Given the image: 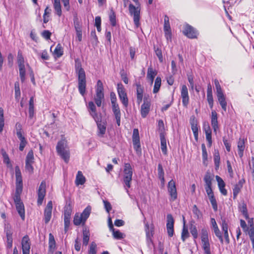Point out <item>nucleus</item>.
I'll use <instances>...</instances> for the list:
<instances>
[{"instance_id": "60", "label": "nucleus", "mask_w": 254, "mask_h": 254, "mask_svg": "<svg viewBox=\"0 0 254 254\" xmlns=\"http://www.w3.org/2000/svg\"><path fill=\"white\" fill-rule=\"evenodd\" d=\"M155 52L156 55L157 56V57L159 59V60L160 62H162L163 61V58L162 56V53L161 50L159 48H155Z\"/></svg>"}, {"instance_id": "8", "label": "nucleus", "mask_w": 254, "mask_h": 254, "mask_svg": "<svg viewBox=\"0 0 254 254\" xmlns=\"http://www.w3.org/2000/svg\"><path fill=\"white\" fill-rule=\"evenodd\" d=\"M168 191L170 196V201H174L177 198V192L176 184L173 180H171L168 184Z\"/></svg>"}, {"instance_id": "44", "label": "nucleus", "mask_w": 254, "mask_h": 254, "mask_svg": "<svg viewBox=\"0 0 254 254\" xmlns=\"http://www.w3.org/2000/svg\"><path fill=\"white\" fill-rule=\"evenodd\" d=\"M239 210L240 212L243 214L244 216L246 219H248L249 218V215L248 213L247 208L246 204L245 203H243L240 207Z\"/></svg>"}, {"instance_id": "58", "label": "nucleus", "mask_w": 254, "mask_h": 254, "mask_svg": "<svg viewBox=\"0 0 254 254\" xmlns=\"http://www.w3.org/2000/svg\"><path fill=\"white\" fill-rule=\"evenodd\" d=\"M171 30L169 23V18L168 16L165 15L164 17V30Z\"/></svg>"}, {"instance_id": "22", "label": "nucleus", "mask_w": 254, "mask_h": 254, "mask_svg": "<svg viewBox=\"0 0 254 254\" xmlns=\"http://www.w3.org/2000/svg\"><path fill=\"white\" fill-rule=\"evenodd\" d=\"M217 114L215 111L211 112V124L212 127L214 130V132L216 133L217 130L218 129V121H217Z\"/></svg>"}, {"instance_id": "34", "label": "nucleus", "mask_w": 254, "mask_h": 254, "mask_svg": "<svg viewBox=\"0 0 254 254\" xmlns=\"http://www.w3.org/2000/svg\"><path fill=\"white\" fill-rule=\"evenodd\" d=\"M214 162L215 165V168L217 170L220 166V158L219 153L218 150H215L214 153Z\"/></svg>"}, {"instance_id": "10", "label": "nucleus", "mask_w": 254, "mask_h": 254, "mask_svg": "<svg viewBox=\"0 0 254 254\" xmlns=\"http://www.w3.org/2000/svg\"><path fill=\"white\" fill-rule=\"evenodd\" d=\"M46 184L45 181H42L38 190L37 204L41 205L46 195Z\"/></svg>"}, {"instance_id": "51", "label": "nucleus", "mask_w": 254, "mask_h": 254, "mask_svg": "<svg viewBox=\"0 0 254 254\" xmlns=\"http://www.w3.org/2000/svg\"><path fill=\"white\" fill-rule=\"evenodd\" d=\"M97 245L95 242H92L90 245L88 254H96Z\"/></svg>"}, {"instance_id": "37", "label": "nucleus", "mask_w": 254, "mask_h": 254, "mask_svg": "<svg viewBox=\"0 0 254 254\" xmlns=\"http://www.w3.org/2000/svg\"><path fill=\"white\" fill-rule=\"evenodd\" d=\"M158 177L161 180L162 184L164 185L165 183V179L164 177V172L162 166L161 164H159L158 166Z\"/></svg>"}, {"instance_id": "26", "label": "nucleus", "mask_w": 254, "mask_h": 254, "mask_svg": "<svg viewBox=\"0 0 254 254\" xmlns=\"http://www.w3.org/2000/svg\"><path fill=\"white\" fill-rule=\"evenodd\" d=\"M244 180H241L237 184L235 185L234 188L233 189L234 198H235L237 197L238 193L240 192L241 189L243 187V184L244 183Z\"/></svg>"}, {"instance_id": "4", "label": "nucleus", "mask_w": 254, "mask_h": 254, "mask_svg": "<svg viewBox=\"0 0 254 254\" xmlns=\"http://www.w3.org/2000/svg\"><path fill=\"white\" fill-rule=\"evenodd\" d=\"M14 201L15 204L16 210L21 218L25 219V209L23 202L21 201L19 193H15L14 197Z\"/></svg>"}, {"instance_id": "31", "label": "nucleus", "mask_w": 254, "mask_h": 254, "mask_svg": "<svg viewBox=\"0 0 254 254\" xmlns=\"http://www.w3.org/2000/svg\"><path fill=\"white\" fill-rule=\"evenodd\" d=\"M49 252L52 254L54 253L56 249V242L54 236L50 233L49 234Z\"/></svg>"}, {"instance_id": "43", "label": "nucleus", "mask_w": 254, "mask_h": 254, "mask_svg": "<svg viewBox=\"0 0 254 254\" xmlns=\"http://www.w3.org/2000/svg\"><path fill=\"white\" fill-rule=\"evenodd\" d=\"M91 207L90 206H88L85 208V209L83 210L82 213L80 214L85 221L87 220V219L89 217V215L91 213Z\"/></svg>"}, {"instance_id": "52", "label": "nucleus", "mask_w": 254, "mask_h": 254, "mask_svg": "<svg viewBox=\"0 0 254 254\" xmlns=\"http://www.w3.org/2000/svg\"><path fill=\"white\" fill-rule=\"evenodd\" d=\"M3 109L0 107V132H1L4 126Z\"/></svg>"}, {"instance_id": "38", "label": "nucleus", "mask_w": 254, "mask_h": 254, "mask_svg": "<svg viewBox=\"0 0 254 254\" xmlns=\"http://www.w3.org/2000/svg\"><path fill=\"white\" fill-rule=\"evenodd\" d=\"M53 54L56 58H60L63 55V50L61 44H58L57 45Z\"/></svg>"}, {"instance_id": "49", "label": "nucleus", "mask_w": 254, "mask_h": 254, "mask_svg": "<svg viewBox=\"0 0 254 254\" xmlns=\"http://www.w3.org/2000/svg\"><path fill=\"white\" fill-rule=\"evenodd\" d=\"M17 62L18 64V67H24V59L23 57L22 54L20 52L18 53L17 55Z\"/></svg>"}, {"instance_id": "16", "label": "nucleus", "mask_w": 254, "mask_h": 254, "mask_svg": "<svg viewBox=\"0 0 254 254\" xmlns=\"http://www.w3.org/2000/svg\"><path fill=\"white\" fill-rule=\"evenodd\" d=\"M28 122L30 121V124L32 125L34 123L33 119L34 116V97H31L30 99L29 102V109H28Z\"/></svg>"}, {"instance_id": "39", "label": "nucleus", "mask_w": 254, "mask_h": 254, "mask_svg": "<svg viewBox=\"0 0 254 254\" xmlns=\"http://www.w3.org/2000/svg\"><path fill=\"white\" fill-rule=\"evenodd\" d=\"M161 85V78L160 77H157L155 80V83L154 85L153 92L154 93H157L160 89Z\"/></svg>"}, {"instance_id": "17", "label": "nucleus", "mask_w": 254, "mask_h": 254, "mask_svg": "<svg viewBox=\"0 0 254 254\" xmlns=\"http://www.w3.org/2000/svg\"><path fill=\"white\" fill-rule=\"evenodd\" d=\"M90 115L94 119V120L98 121V114L96 111V107L93 102L90 101L88 103L87 106Z\"/></svg>"}, {"instance_id": "59", "label": "nucleus", "mask_w": 254, "mask_h": 254, "mask_svg": "<svg viewBox=\"0 0 254 254\" xmlns=\"http://www.w3.org/2000/svg\"><path fill=\"white\" fill-rule=\"evenodd\" d=\"M211 204L214 211L217 210V203L216 200L214 196H211L209 197Z\"/></svg>"}, {"instance_id": "13", "label": "nucleus", "mask_w": 254, "mask_h": 254, "mask_svg": "<svg viewBox=\"0 0 254 254\" xmlns=\"http://www.w3.org/2000/svg\"><path fill=\"white\" fill-rule=\"evenodd\" d=\"M53 209V203L52 201L48 202L44 210V220L45 223L47 224L50 221L52 216V211Z\"/></svg>"}, {"instance_id": "28", "label": "nucleus", "mask_w": 254, "mask_h": 254, "mask_svg": "<svg viewBox=\"0 0 254 254\" xmlns=\"http://www.w3.org/2000/svg\"><path fill=\"white\" fill-rule=\"evenodd\" d=\"M238 154L241 158L243 156V152L245 149V139L240 137L238 141Z\"/></svg>"}, {"instance_id": "33", "label": "nucleus", "mask_w": 254, "mask_h": 254, "mask_svg": "<svg viewBox=\"0 0 254 254\" xmlns=\"http://www.w3.org/2000/svg\"><path fill=\"white\" fill-rule=\"evenodd\" d=\"M85 222L82 216L78 213L75 214L73 218V223L75 225L78 226L80 224H84Z\"/></svg>"}, {"instance_id": "61", "label": "nucleus", "mask_w": 254, "mask_h": 254, "mask_svg": "<svg viewBox=\"0 0 254 254\" xmlns=\"http://www.w3.org/2000/svg\"><path fill=\"white\" fill-rule=\"evenodd\" d=\"M221 227L224 232H228V221L225 218H221Z\"/></svg>"}, {"instance_id": "24", "label": "nucleus", "mask_w": 254, "mask_h": 254, "mask_svg": "<svg viewBox=\"0 0 254 254\" xmlns=\"http://www.w3.org/2000/svg\"><path fill=\"white\" fill-rule=\"evenodd\" d=\"M217 98L219 103H220L222 109L224 111L227 110V102L226 101L225 97L223 92L221 93L216 94Z\"/></svg>"}, {"instance_id": "55", "label": "nucleus", "mask_w": 254, "mask_h": 254, "mask_svg": "<svg viewBox=\"0 0 254 254\" xmlns=\"http://www.w3.org/2000/svg\"><path fill=\"white\" fill-rule=\"evenodd\" d=\"M19 75L21 81L23 82L25 79V69L24 67H19Z\"/></svg>"}, {"instance_id": "30", "label": "nucleus", "mask_w": 254, "mask_h": 254, "mask_svg": "<svg viewBox=\"0 0 254 254\" xmlns=\"http://www.w3.org/2000/svg\"><path fill=\"white\" fill-rule=\"evenodd\" d=\"M160 140H161V149L164 155H167V142L165 137L164 134H160Z\"/></svg>"}, {"instance_id": "63", "label": "nucleus", "mask_w": 254, "mask_h": 254, "mask_svg": "<svg viewBox=\"0 0 254 254\" xmlns=\"http://www.w3.org/2000/svg\"><path fill=\"white\" fill-rule=\"evenodd\" d=\"M214 84L216 89V94L223 93L221 85L217 79L214 80Z\"/></svg>"}, {"instance_id": "3", "label": "nucleus", "mask_w": 254, "mask_h": 254, "mask_svg": "<svg viewBox=\"0 0 254 254\" xmlns=\"http://www.w3.org/2000/svg\"><path fill=\"white\" fill-rule=\"evenodd\" d=\"M58 154L67 163L69 159V151L67 148V141L65 139H62L58 142L56 146Z\"/></svg>"}, {"instance_id": "56", "label": "nucleus", "mask_w": 254, "mask_h": 254, "mask_svg": "<svg viewBox=\"0 0 254 254\" xmlns=\"http://www.w3.org/2000/svg\"><path fill=\"white\" fill-rule=\"evenodd\" d=\"M201 241L208 240V231L205 228H202L201 230Z\"/></svg>"}, {"instance_id": "14", "label": "nucleus", "mask_w": 254, "mask_h": 254, "mask_svg": "<svg viewBox=\"0 0 254 254\" xmlns=\"http://www.w3.org/2000/svg\"><path fill=\"white\" fill-rule=\"evenodd\" d=\"M73 23L74 28L76 31V36L78 38L79 41H81L82 40V29H81V25L80 23V21L77 17L75 16L73 18Z\"/></svg>"}, {"instance_id": "62", "label": "nucleus", "mask_w": 254, "mask_h": 254, "mask_svg": "<svg viewBox=\"0 0 254 254\" xmlns=\"http://www.w3.org/2000/svg\"><path fill=\"white\" fill-rule=\"evenodd\" d=\"M214 230V232L215 234V235L216 236V237H217L219 240L220 241V242H221V243H223V237H222V236L221 235V233L220 232V231L219 230L218 227H216V228H214L213 229Z\"/></svg>"}, {"instance_id": "15", "label": "nucleus", "mask_w": 254, "mask_h": 254, "mask_svg": "<svg viewBox=\"0 0 254 254\" xmlns=\"http://www.w3.org/2000/svg\"><path fill=\"white\" fill-rule=\"evenodd\" d=\"M181 94L183 105L184 106L187 107L189 103V96L188 89L186 85H183L182 86Z\"/></svg>"}, {"instance_id": "5", "label": "nucleus", "mask_w": 254, "mask_h": 254, "mask_svg": "<svg viewBox=\"0 0 254 254\" xmlns=\"http://www.w3.org/2000/svg\"><path fill=\"white\" fill-rule=\"evenodd\" d=\"M128 10L130 14L133 16V21L135 25L138 27L140 24V7L139 6H135L132 4H129Z\"/></svg>"}, {"instance_id": "29", "label": "nucleus", "mask_w": 254, "mask_h": 254, "mask_svg": "<svg viewBox=\"0 0 254 254\" xmlns=\"http://www.w3.org/2000/svg\"><path fill=\"white\" fill-rule=\"evenodd\" d=\"M136 87L137 102L140 104L143 98V88L139 84H136Z\"/></svg>"}, {"instance_id": "20", "label": "nucleus", "mask_w": 254, "mask_h": 254, "mask_svg": "<svg viewBox=\"0 0 254 254\" xmlns=\"http://www.w3.org/2000/svg\"><path fill=\"white\" fill-rule=\"evenodd\" d=\"M22 253L30 252V244L28 236L26 235L22 239L21 242Z\"/></svg>"}, {"instance_id": "1", "label": "nucleus", "mask_w": 254, "mask_h": 254, "mask_svg": "<svg viewBox=\"0 0 254 254\" xmlns=\"http://www.w3.org/2000/svg\"><path fill=\"white\" fill-rule=\"evenodd\" d=\"M75 71L78 78V89L80 94L84 96L86 92V74L81 64L78 59L75 60Z\"/></svg>"}, {"instance_id": "7", "label": "nucleus", "mask_w": 254, "mask_h": 254, "mask_svg": "<svg viewBox=\"0 0 254 254\" xmlns=\"http://www.w3.org/2000/svg\"><path fill=\"white\" fill-rule=\"evenodd\" d=\"M72 207L70 204H66L64 208V229L66 231L69 226Z\"/></svg>"}, {"instance_id": "9", "label": "nucleus", "mask_w": 254, "mask_h": 254, "mask_svg": "<svg viewBox=\"0 0 254 254\" xmlns=\"http://www.w3.org/2000/svg\"><path fill=\"white\" fill-rule=\"evenodd\" d=\"M16 190L15 193H19L22 189V179L20 170L18 166L15 167Z\"/></svg>"}, {"instance_id": "64", "label": "nucleus", "mask_w": 254, "mask_h": 254, "mask_svg": "<svg viewBox=\"0 0 254 254\" xmlns=\"http://www.w3.org/2000/svg\"><path fill=\"white\" fill-rule=\"evenodd\" d=\"M216 179L218 183V187L219 188H225V183L222 180L221 178L219 177L218 176H216Z\"/></svg>"}, {"instance_id": "19", "label": "nucleus", "mask_w": 254, "mask_h": 254, "mask_svg": "<svg viewBox=\"0 0 254 254\" xmlns=\"http://www.w3.org/2000/svg\"><path fill=\"white\" fill-rule=\"evenodd\" d=\"M190 123L191 125V128L193 133L195 140L197 141L198 137L197 123L196 120H195L194 117L192 116L191 117Z\"/></svg>"}, {"instance_id": "45", "label": "nucleus", "mask_w": 254, "mask_h": 254, "mask_svg": "<svg viewBox=\"0 0 254 254\" xmlns=\"http://www.w3.org/2000/svg\"><path fill=\"white\" fill-rule=\"evenodd\" d=\"M89 232L86 230L83 231V245L87 246L89 240Z\"/></svg>"}, {"instance_id": "46", "label": "nucleus", "mask_w": 254, "mask_h": 254, "mask_svg": "<svg viewBox=\"0 0 254 254\" xmlns=\"http://www.w3.org/2000/svg\"><path fill=\"white\" fill-rule=\"evenodd\" d=\"M133 143H138L140 142L138 130L137 129H134L132 135Z\"/></svg>"}, {"instance_id": "41", "label": "nucleus", "mask_w": 254, "mask_h": 254, "mask_svg": "<svg viewBox=\"0 0 254 254\" xmlns=\"http://www.w3.org/2000/svg\"><path fill=\"white\" fill-rule=\"evenodd\" d=\"M201 149H202V157L203 160V163L205 165H207V153L206 148L205 147V145L204 144H201Z\"/></svg>"}, {"instance_id": "11", "label": "nucleus", "mask_w": 254, "mask_h": 254, "mask_svg": "<svg viewBox=\"0 0 254 254\" xmlns=\"http://www.w3.org/2000/svg\"><path fill=\"white\" fill-rule=\"evenodd\" d=\"M183 33L185 35L190 39L197 38L198 33L192 26L189 24L184 25Z\"/></svg>"}, {"instance_id": "54", "label": "nucleus", "mask_w": 254, "mask_h": 254, "mask_svg": "<svg viewBox=\"0 0 254 254\" xmlns=\"http://www.w3.org/2000/svg\"><path fill=\"white\" fill-rule=\"evenodd\" d=\"M7 236V247L8 248L10 249L12 246V238L11 234L10 233H6Z\"/></svg>"}, {"instance_id": "36", "label": "nucleus", "mask_w": 254, "mask_h": 254, "mask_svg": "<svg viewBox=\"0 0 254 254\" xmlns=\"http://www.w3.org/2000/svg\"><path fill=\"white\" fill-rule=\"evenodd\" d=\"M54 7L56 13L58 16H61L62 15V9L60 0H54Z\"/></svg>"}, {"instance_id": "2", "label": "nucleus", "mask_w": 254, "mask_h": 254, "mask_svg": "<svg viewBox=\"0 0 254 254\" xmlns=\"http://www.w3.org/2000/svg\"><path fill=\"white\" fill-rule=\"evenodd\" d=\"M133 174V169L129 163H127L124 164L123 170V183L125 189L128 193V189L131 187V182Z\"/></svg>"}, {"instance_id": "50", "label": "nucleus", "mask_w": 254, "mask_h": 254, "mask_svg": "<svg viewBox=\"0 0 254 254\" xmlns=\"http://www.w3.org/2000/svg\"><path fill=\"white\" fill-rule=\"evenodd\" d=\"M109 19L111 24L113 26H115L116 24V15L114 11L111 10L110 14L109 15Z\"/></svg>"}, {"instance_id": "57", "label": "nucleus", "mask_w": 254, "mask_h": 254, "mask_svg": "<svg viewBox=\"0 0 254 254\" xmlns=\"http://www.w3.org/2000/svg\"><path fill=\"white\" fill-rule=\"evenodd\" d=\"M158 128L160 132V135L164 134V131L165 130L164 122L162 120H160L158 123Z\"/></svg>"}, {"instance_id": "48", "label": "nucleus", "mask_w": 254, "mask_h": 254, "mask_svg": "<svg viewBox=\"0 0 254 254\" xmlns=\"http://www.w3.org/2000/svg\"><path fill=\"white\" fill-rule=\"evenodd\" d=\"M113 232V237L115 239L117 240H121L124 237V235L123 233H121L119 231H115L114 229L113 230H111Z\"/></svg>"}, {"instance_id": "18", "label": "nucleus", "mask_w": 254, "mask_h": 254, "mask_svg": "<svg viewBox=\"0 0 254 254\" xmlns=\"http://www.w3.org/2000/svg\"><path fill=\"white\" fill-rule=\"evenodd\" d=\"M97 123L98 132V135L99 136H103L105 133L106 130V124L105 122H102L99 117L98 118V121L95 120Z\"/></svg>"}, {"instance_id": "40", "label": "nucleus", "mask_w": 254, "mask_h": 254, "mask_svg": "<svg viewBox=\"0 0 254 254\" xmlns=\"http://www.w3.org/2000/svg\"><path fill=\"white\" fill-rule=\"evenodd\" d=\"M194 223V222H192V221L191 222L190 227V233L192 235L194 240H195L198 237V233H197L196 227L195 226V225H194L193 224Z\"/></svg>"}, {"instance_id": "25", "label": "nucleus", "mask_w": 254, "mask_h": 254, "mask_svg": "<svg viewBox=\"0 0 254 254\" xmlns=\"http://www.w3.org/2000/svg\"><path fill=\"white\" fill-rule=\"evenodd\" d=\"M104 100V92L96 91L95 96L94 97V101L98 107H100L102 102Z\"/></svg>"}, {"instance_id": "42", "label": "nucleus", "mask_w": 254, "mask_h": 254, "mask_svg": "<svg viewBox=\"0 0 254 254\" xmlns=\"http://www.w3.org/2000/svg\"><path fill=\"white\" fill-rule=\"evenodd\" d=\"M112 111L114 116L121 115V111L117 102L111 103Z\"/></svg>"}, {"instance_id": "27", "label": "nucleus", "mask_w": 254, "mask_h": 254, "mask_svg": "<svg viewBox=\"0 0 254 254\" xmlns=\"http://www.w3.org/2000/svg\"><path fill=\"white\" fill-rule=\"evenodd\" d=\"M86 181L85 177L83 175L81 171H78L76 176L75 183L76 186L82 185Z\"/></svg>"}, {"instance_id": "32", "label": "nucleus", "mask_w": 254, "mask_h": 254, "mask_svg": "<svg viewBox=\"0 0 254 254\" xmlns=\"http://www.w3.org/2000/svg\"><path fill=\"white\" fill-rule=\"evenodd\" d=\"M212 178L209 172H206L204 177V181L205 182V188L212 187Z\"/></svg>"}, {"instance_id": "21", "label": "nucleus", "mask_w": 254, "mask_h": 254, "mask_svg": "<svg viewBox=\"0 0 254 254\" xmlns=\"http://www.w3.org/2000/svg\"><path fill=\"white\" fill-rule=\"evenodd\" d=\"M150 103L146 100H144L143 104L141 106V115L142 118H145L150 111Z\"/></svg>"}, {"instance_id": "12", "label": "nucleus", "mask_w": 254, "mask_h": 254, "mask_svg": "<svg viewBox=\"0 0 254 254\" xmlns=\"http://www.w3.org/2000/svg\"><path fill=\"white\" fill-rule=\"evenodd\" d=\"M167 223L166 225L167 233L169 237H172L174 234V220L172 215L169 214L167 215Z\"/></svg>"}, {"instance_id": "6", "label": "nucleus", "mask_w": 254, "mask_h": 254, "mask_svg": "<svg viewBox=\"0 0 254 254\" xmlns=\"http://www.w3.org/2000/svg\"><path fill=\"white\" fill-rule=\"evenodd\" d=\"M117 91L119 98L122 103L125 107H127L128 104V100L127 97L126 90L122 83L118 84Z\"/></svg>"}, {"instance_id": "35", "label": "nucleus", "mask_w": 254, "mask_h": 254, "mask_svg": "<svg viewBox=\"0 0 254 254\" xmlns=\"http://www.w3.org/2000/svg\"><path fill=\"white\" fill-rule=\"evenodd\" d=\"M184 226L182 232L181 238L183 242L185 241L186 239L189 237V233L188 228L186 227L185 217H183Z\"/></svg>"}, {"instance_id": "23", "label": "nucleus", "mask_w": 254, "mask_h": 254, "mask_svg": "<svg viewBox=\"0 0 254 254\" xmlns=\"http://www.w3.org/2000/svg\"><path fill=\"white\" fill-rule=\"evenodd\" d=\"M157 72L156 70L153 69L151 66L149 67L147 69V79L152 84L154 77L157 75Z\"/></svg>"}, {"instance_id": "53", "label": "nucleus", "mask_w": 254, "mask_h": 254, "mask_svg": "<svg viewBox=\"0 0 254 254\" xmlns=\"http://www.w3.org/2000/svg\"><path fill=\"white\" fill-rule=\"evenodd\" d=\"M14 88H15V98H19L20 96V90L19 87V84L18 82H16L14 84Z\"/></svg>"}, {"instance_id": "47", "label": "nucleus", "mask_w": 254, "mask_h": 254, "mask_svg": "<svg viewBox=\"0 0 254 254\" xmlns=\"http://www.w3.org/2000/svg\"><path fill=\"white\" fill-rule=\"evenodd\" d=\"M34 162V154L33 151L31 150L28 152L26 157V163H33Z\"/></svg>"}]
</instances>
